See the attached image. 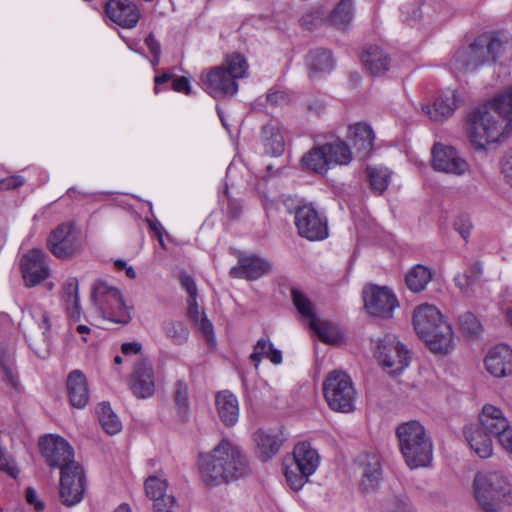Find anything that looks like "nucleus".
Listing matches in <instances>:
<instances>
[{
	"label": "nucleus",
	"instance_id": "nucleus-1",
	"mask_svg": "<svg viewBox=\"0 0 512 512\" xmlns=\"http://www.w3.org/2000/svg\"><path fill=\"white\" fill-rule=\"evenodd\" d=\"M39 447L47 464L59 468L60 498L66 506L79 503L85 491V474L83 467L74 460V450L60 436L46 435L39 441Z\"/></svg>",
	"mask_w": 512,
	"mask_h": 512
},
{
	"label": "nucleus",
	"instance_id": "nucleus-2",
	"mask_svg": "<svg viewBox=\"0 0 512 512\" xmlns=\"http://www.w3.org/2000/svg\"><path fill=\"white\" fill-rule=\"evenodd\" d=\"M198 469L200 478L207 487L229 484L251 472L242 448L228 439H222L207 453H199Z\"/></svg>",
	"mask_w": 512,
	"mask_h": 512
},
{
	"label": "nucleus",
	"instance_id": "nucleus-3",
	"mask_svg": "<svg viewBox=\"0 0 512 512\" xmlns=\"http://www.w3.org/2000/svg\"><path fill=\"white\" fill-rule=\"evenodd\" d=\"M512 121V88H507L488 103L473 109L467 116V134L476 149L496 142Z\"/></svg>",
	"mask_w": 512,
	"mask_h": 512
},
{
	"label": "nucleus",
	"instance_id": "nucleus-4",
	"mask_svg": "<svg viewBox=\"0 0 512 512\" xmlns=\"http://www.w3.org/2000/svg\"><path fill=\"white\" fill-rule=\"evenodd\" d=\"M510 43L511 36L506 32L483 33L476 37L471 44L460 48L454 54V69L462 73H469L486 63H496Z\"/></svg>",
	"mask_w": 512,
	"mask_h": 512
},
{
	"label": "nucleus",
	"instance_id": "nucleus-5",
	"mask_svg": "<svg viewBox=\"0 0 512 512\" xmlns=\"http://www.w3.org/2000/svg\"><path fill=\"white\" fill-rule=\"evenodd\" d=\"M414 329L435 354L445 355L453 348V330L433 305L422 304L413 314Z\"/></svg>",
	"mask_w": 512,
	"mask_h": 512
},
{
	"label": "nucleus",
	"instance_id": "nucleus-6",
	"mask_svg": "<svg viewBox=\"0 0 512 512\" xmlns=\"http://www.w3.org/2000/svg\"><path fill=\"white\" fill-rule=\"evenodd\" d=\"M399 447L411 468L427 466L432 460V443L418 421H409L397 427Z\"/></svg>",
	"mask_w": 512,
	"mask_h": 512
},
{
	"label": "nucleus",
	"instance_id": "nucleus-7",
	"mask_svg": "<svg viewBox=\"0 0 512 512\" xmlns=\"http://www.w3.org/2000/svg\"><path fill=\"white\" fill-rule=\"evenodd\" d=\"M475 498L485 512H499L512 504V486L501 472L478 473L473 481Z\"/></svg>",
	"mask_w": 512,
	"mask_h": 512
},
{
	"label": "nucleus",
	"instance_id": "nucleus-8",
	"mask_svg": "<svg viewBox=\"0 0 512 512\" xmlns=\"http://www.w3.org/2000/svg\"><path fill=\"white\" fill-rule=\"evenodd\" d=\"M291 464H285L284 474L288 485L298 491L319 465V455L308 442L298 443L293 450Z\"/></svg>",
	"mask_w": 512,
	"mask_h": 512
},
{
	"label": "nucleus",
	"instance_id": "nucleus-9",
	"mask_svg": "<svg viewBox=\"0 0 512 512\" xmlns=\"http://www.w3.org/2000/svg\"><path fill=\"white\" fill-rule=\"evenodd\" d=\"M328 406L338 412L349 413L354 409L355 390L350 377L341 371H332L323 385Z\"/></svg>",
	"mask_w": 512,
	"mask_h": 512
},
{
	"label": "nucleus",
	"instance_id": "nucleus-10",
	"mask_svg": "<svg viewBox=\"0 0 512 512\" xmlns=\"http://www.w3.org/2000/svg\"><path fill=\"white\" fill-rule=\"evenodd\" d=\"M84 241L81 231L72 223L64 222L54 228L47 238V248L58 259L66 260L80 254Z\"/></svg>",
	"mask_w": 512,
	"mask_h": 512
},
{
	"label": "nucleus",
	"instance_id": "nucleus-11",
	"mask_svg": "<svg viewBox=\"0 0 512 512\" xmlns=\"http://www.w3.org/2000/svg\"><path fill=\"white\" fill-rule=\"evenodd\" d=\"M375 355L383 369L392 376L400 374L411 359L406 347L392 334L379 339Z\"/></svg>",
	"mask_w": 512,
	"mask_h": 512
},
{
	"label": "nucleus",
	"instance_id": "nucleus-12",
	"mask_svg": "<svg viewBox=\"0 0 512 512\" xmlns=\"http://www.w3.org/2000/svg\"><path fill=\"white\" fill-rule=\"evenodd\" d=\"M364 308L370 316L390 319L399 302L391 289L386 286L368 285L363 289Z\"/></svg>",
	"mask_w": 512,
	"mask_h": 512
},
{
	"label": "nucleus",
	"instance_id": "nucleus-13",
	"mask_svg": "<svg viewBox=\"0 0 512 512\" xmlns=\"http://www.w3.org/2000/svg\"><path fill=\"white\" fill-rule=\"evenodd\" d=\"M22 327L29 346L40 358H46L49 355L50 322L48 315L42 311L31 314L24 319Z\"/></svg>",
	"mask_w": 512,
	"mask_h": 512
},
{
	"label": "nucleus",
	"instance_id": "nucleus-14",
	"mask_svg": "<svg viewBox=\"0 0 512 512\" xmlns=\"http://www.w3.org/2000/svg\"><path fill=\"white\" fill-rule=\"evenodd\" d=\"M295 225L298 234L310 241L325 239L328 236L326 219L322 218L312 205L295 209Z\"/></svg>",
	"mask_w": 512,
	"mask_h": 512
},
{
	"label": "nucleus",
	"instance_id": "nucleus-15",
	"mask_svg": "<svg viewBox=\"0 0 512 512\" xmlns=\"http://www.w3.org/2000/svg\"><path fill=\"white\" fill-rule=\"evenodd\" d=\"M464 103V99L455 90H446L440 93L433 104H423L421 110L429 119L442 123L450 118L456 109Z\"/></svg>",
	"mask_w": 512,
	"mask_h": 512
},
{
	"label": "nucleus",
	"instance_id": "nucleus-16",
	"mask_svg": "<svg viewBox=\"0 0 512 512\" xmlns=\"http://www.w3.org/2000/svg\"><path fill=\"white\" fill-rule=\"evenodd\" d=\"M22 276L27 287H33L49 277V268L42 250L32 249L20 261Z\"/></svg>",
	"mask_w": 512,
	"mask_h": 512
},
{
	"label": "nucleus",
	"instance_id": "nucleus-17",
	"mask_svg": "<svg viewBox=\"0 0 512 512\" xmlns=\"http://www.w3.org/2000/svg\"><path fill=\"white\" fill-rule=\"evenodd\" d=\"M236 80L224 66L215 67L202 76L205 90L215 98L233 96L238 90Z\"/></svg>",
	"mask_w": 512,
	"mask_h": 512
},
{
	"label": "nucleus",
	"instance_id": "nucleus-18",
	"mask_svg": "<svg viewBox=\"0 0 512 512\" xmlns=\"http://www.w3.org/2000/svg\"><path fill=\"white\" fill-rule=\"evenodd\" d=\"M129 385L132 393L139 399H146L154 395V369L147 359H141L135 363Z\"/></svg>",
	"mask_w": 512,
	"mask_h": 512
},
{
	"label": "nucleus",
	"instance_id": "nucleus-19",
	"mask_svg": "<svg viewBox=\"0 0 512 512\" xmlns=\"http://www.w3.org/2000/svg\"><path fill=\"white\" fill-rule=\"evenodd\" d=\"M432 166L437 171L453 174H463L467 170V163L462 159L455 148L436 143L432 149Z\"/></svg>",
	"mask_w": 512,
	"mask_h": 512
},
{
	"label": "nucleus",
	"instance_id": "nucleus-20",
	"mask_svg": "<svg viewBox=\"0 0 512 512\" xmlns=\"http://www.w3.org/2000/svg\"><path fill=\"white\" fill-rule=\"evenodd\" d=\"M107 16L123 28H133L140 19V11L131 0H109L105 5Z\"/></svg>",
	"mask_w": 512,
	"mask_h": 512
},
{
	"label": "nucleus",
	"instance_id": "nucleus-21",
	"mask_svg": "<svg viewBox=\"0 0 512 512\" xmlns=\"http://www.w3.org/2000/svg\"><path fill=\"white\" fill-rule=\"evenodd\" d=\"M270 269L271 265L266 260L256 255H244L239 253L238 265L231 268L229 274L233 278L256 280L267 274Z\"/></svg>",
	"mask_w": 512,
	"mask_h": 512
},
{
	"label": "nucleus",
	"instance_id": "nucleus-22",
	"mask_svg": "<svg viewBox=\"0 0 512 512\" xmlns=\"http://www.w3.org/2000/svg\"><path fill=\"white\" fill-rule=\"evenodd\" d=\"M487 371L495 377H505L512 374V349L500 344L492 348L485 358Z\"/></svg>",
	"mask_w": 512,
	"mask_h": 512
},
{
	"label": "nucleus",
	"instance_id": "nucleus-23",
	"mask_svg": "<svg viewBox=\"0 0 512 512\" xmlns=\"http://www.w3.org/2000/svg\"><path fill=\"white\" fill-rule=\"evenodd\" d=\"M357 464L362 475L360 482L362 490H373L377 486L381 476V466L378 456L364 453L358 456Z\"/></svg>",
	"mask_w": 512,
	"mask_h": 512
},
{
	"label": "nucleus",
	"instance_id": "nucleus-24",
	"mask_svg": "<svg viewBox=\"0 0 512 512\" xmlns=\"http://www.w3.org/2000/svg\"><path fill=\"white\" fill-rule=\"evenodd\" d=\"M349 139L357 155L361 158H367L373 150L374 132L370 125L366 123H356L349 126Z\"/></svg>",
	"mask_w": 512,
	"mask_h": 512
},
{
	"label": "nucleus",
	"instance_id": "nucleus-25",
	"mask_svg": "<svg viewBox=\"0 0 512 512\" xmlns=\"http://www.w3.org/2000/svg\"><path fill=\"white\" fill-rule=\"evenodd\" d=\"M479 421L478 426L497 439L509 427V422L504 417L502 411L492 405H485L483 407Z\"/></svg>",
	"mask_w": 512,
	"mask_h": 512
},
{
	"label": "nucleus",
	"instance_id": "nucleus-26",
	"mask_svg": "<svg viewBox=\"0 0 512 512\" xmlns=\"http://www.w3.org/2000/svg\"><path fill=\"white\" fill-rule=\"evenodd\" d=\"M67 392L73 407H85L89 400V391L86 377L80 370H74L68 375Z\"/></svg>",
	"mask_w": 512,
	"mask_h": 512
},
{
	"label": "nucleus",
	"instance_id": "nucleus-27",
	"mask_svg": "<svg viewBox=\"0 0 512 512\" xmlns=\"http://www.w3.org/2000/svg\"><path fill=\"white\" fill-rule=\"evenodd\" d=\"M361 61L373 76H381L390 68L389 55L378 46H369L361 54Z\"/></svg>",
	"mask_w": 512,
	"mask_h": 512
},
{
	"label": "nucleus",
	"instance_id": "nucleus-28",
	"mask_svg": "<svg viewBox=\"0 0 512 512\" xmlns=\"http://www.w3.org/2000/svg\"><path fill=\"white\" fill-rule=\"evenodd\" d=\"M219 418L226 426H233L239 416V407L237 398L229 391L217 393L215 398Z\"/></svg>",
	"mask_w": 512,
	"mask_h": 512
},
{
	"label": "nucleus",
	"instance_id": "nucleus-29",
	"mask_svg": "<svg viewBox=\"0 0 512 512\" xmlns=\"http://www.w3.org/2000/svg\"><path fill=\"white\" fill-rule=\"evenodd\" d=\"M464 434L471 449H473L480 458L485 459L492 455V436L478 425L465 428Z\"/></svg>",
	"mask_w": 512,
	"mask_h": 512
},
{
	"label": "nucleus",
	"instance_id": "nucleus-30",
	"mask_svg": "<svg viewBox=\"0 0 512 512\" xmlns=\"http://www.w3.org/2000/svg\"><path fill=\"white\" fill-rule=\"evenodd\" d=\"M167 482L157 476H150L145 481L146 495L154 501V512H164L162 503L168 505L172 502L173 496L166 494ZM165 512H169L165 511Z\"/></svg>",
	"mask_w": 512,
	"mask_h": 512
},
{
	"label": "nucleus",
	"instance_id": "nucleus-31",
	"mask_svg": "<svg viewBox=\"0 0 512 512\" xmlns=\"http://www.w3.org/2000/svg\"><path fill=\"white\" fill-rule=\"evenodd\" d=\"M254 441L257 448V457L261 461L266 462L277 454L283 440L277 435H272L262 429H259L254 434Z\"/></svg>",
	"mask_w": 512,
	"mask_h": 512
},
{
	"label": "nucleus",
	"instance_id": "nucleus-32",
	"mask_svg": "<svg viewBox=\"0 0 512 512\" xmlns=\"http://www.w3.org/2000/svg\"><path fill=\"white\" fill-rule=\"evenodd\" d=\"M329 165H347L352 160L350 147L342 140L336 139L323 144Z\"/></svg>",
	"mask_w": 512,
	"mask_h": 512
},
{
	"label": "nucleus",
	"instance_id": "nucleus-33",
	"mask_svg": "<svg viewBox=\"0 0 512 512\" xmlns=\"http://www.w3.org/2000/svg\"><path fill=\"white\" fill-rule=\"evenodd\" d=\"M194 324L196 325L197 332L204 340L209 350H214L217 345L215 338L214 327L212 322L207 318L203 310L198 309L196 301H194Z\"/></svg>",
	"mask_w": 512,
	"mask_h": 512
},
{
	"label": "nucleus",
	"instance_id": "nucleus-34",
	"mask_svg": "<svg viewBox=\"0 0 512 512\" xmlns=\"http://www.w3.org/2000/svg\"><path fill=\"white\" fill-rule=\"evenodd\" d=\"M432 276V271L428 267L418 264L406 274L405 282L409 290L418 293L426 288Z\"/></svg>",
	"mask_w": 512,
	"mask_h": 512
},
{
	"label": "nucleus",
	"instance_id": "nucleus-35",
	"mask_svg": "<svg viewBox=\"0 0 512 512\" xmlns=\"http://www.w3.org/2000/svg\"><path fill=\"white\" fill-rule=\"evenodd\" d=\"M309 69L312 72H328L333 68L332 53L324 48L311 50L307 55Z\"/></svg>",
	"mask_w": 512,
	"mask_h": 512
},
{
	"label": "nucleus",
	"instance_id": "nucleus-36",
	"mask_svg": "<svg viewBox=\"0 0 512 512\" xmlns=\"http://www.w3.org/2000/svg\"><path fill=\"white\" fill-rule=\"evenodd\" d=\"M302 163L308 169L319 174L325 173L330 168L323 145L314 147L304 154Z\"/></svg>",
	"mask_w": 512,
	"mask_h": 512
},
{
	"label": "nucleus",
	"instance_id": "nucleus-37",
	"mask_svg": "<svg viewBox=\"0 0 512 512\" xmlns=\"http://www.w3.org/2000/svg\"><path fill=\"white\" fill-rule=\"evenodd\" d=\"M99 422L105 432L109 435H115L122 429L121 421L113 412L109 403H101L97 408Z\"/></svg>",
	"mask_w": 512,
	"mask_h": 512
},
{
	"label": "nucleus",
	"instance_id": "nucleus-38",
	"mask_svg": "<svg viewBox=\"0 0 512 512\" xmlns=\"http://www.w3.org/2000/svg\"><path fill=\"white\" fill-rule=\"evenodd\" d=\"M174 402L182 422L189 420V384L184 380L175 383Z\"/></svg>",
	"mask_w": 512,
	"mask_h": 512
},
{
	"label": "nucleus",
	"instance_id": "nucleus-39",
	"mask_svg": "<svg viewBox=\"0 0 512 512\" xmlns=\"http://www.w3.org/2000/svg\"><path fill=\"white\" fill-rule=\"evenodd\" d=\"M107 297H113V300L118 307H124V300L117 288L109 286L104 281H97L93 286L91 300L95 304H99Z\"/></svg>",
	"mask_w": 512,
	"mask_h": 512
},
{
	"label": "nucleus",
	"instance_id": "nucleus-40",
	"mask_svg": "<svg viewBox=\"0 0 512 512\" xmlns=\"http://www.w3.org/2000/svg\"><path fill=\"white\" fill-rule=\"evenodd\" d=\"M353 17L352 0H341L331 13V23L338 29H345Z\"/></svg>",
	"mask_w": 512,
	"mask_h": 512
},
{
	"label": "nucleus",
	"instance_id": "nucleus-41",
	"mask_svg": "<svg viewBox=\"0 0 512 512\" xmlns=\"http://www.w3.org/2000/svg\"><path fill=\"white\" fill-rule=\"evenodd\" d=\"M309 326L321 341L325 343H335L338 341V330L331 322L320 321L316 316L309 322Z\"/></svg>",
	"mask_w": 512,
	"mask_h": 512
},
{
	"label": "nucleus",
	"instance_id": "nucleus-42",
	"mask_svg": "<svg viewBox=\"0 0 512 512\" xmlns=\"http://www.w3.org/2000/svg\"><path fill=\"white\" fill-rule=\"evenodd\" d=\"M461 332L468 338L476 339L483 331V327L478 318L472 312H464L458 318Z\"/></svg>",
	"mask_w": 512,
	"mask_h": 512
},
{
	"label": "nucleus",
	"instance_id": "nucleus-43",
	"mask_svg": "<svg viewBox=\"0 0 512 512\" xmlns=\"http://www.w3.org/2000/svg\"><path fill=\"white\" fill-rule=\"evenodd\" d=\"M165 335L172 340L173 343L181 345L186 343L189 338L190 330L181 321H167L163 324Z\"/></svg>",
	"mask_w": 512,
	"mask_h": 512
},
{
	"label": "nucleus",
	"instance_id": "nucleus-44",
	"mask_svg": "<svg viewBox=\"0 0 512 512\" xmlns=\"http://www.w3.org/2000/svg\"><path fill=\"white\" fill-rule=\"evenodd\" d=\"M481 275V265L476 262L465 273L457 275L455 283L462 292L467 293L469 288L480 279Z\"/></svg>",
	"mask_w": 512,
	"mask_h": 512
},
{
	"label": "nucleus",
	"instance_id": "nucleus-45",
	"mask_svg": "<svg viewBox=\"0 0 512 512\" xmlns=\"http://www.w3.org/2000/svg\"><path fill=\"white\" fill-rule=\"evenodd\" d=\"M366 171L371 188L378 193L385 191L389 183L390 172L385 168L373 167H367Z\"/></svg>",
	"mask_w": 512,
	"mask_h": 512
},
{
	"label": "nucleus",
	"instance_id": "nucleus-46",
	"mask_svg": "<svg viewBox=\"0 0 512 512\" xmlns=\"http://www.w3.org/2000/svg\"><path fill=\"white\" fill-rule=\"evenodd\" d=\"M222 66H224L236 79L244 77L248 68L245 57L237 52L227 55Z\"/></svg>",
	"mask_w": 512,
	"mask_h": 512
},
{
	"label": "nucleus",
	"instance_id": "nucleus-47",
	"mask_svg": "<svg viewBox=\"0 0 512 512\" xmlns=\"http://www.w3.org/2000/svg\"><path fill=\"white\" fill-rule=\"evenodd\" d=\"M291 296L294 306L303 318L308 319L310 322L316 317L313 310V304L304 293L296 288H292Z\"/></svg>",
	"mask_w": 512,
	"mask_h": 512
},
{
	"label": "nucleus",
	"instance_id": "nucleus-48",
	"mask_svg": "<svg viewBox=\"0 0 512 512\" xmlns=\"http://www.w3.org/2000/svg\"><path fill=\"white\" fill-rule=\"evenodd\" d=\"M64 298L68 304H72L74 311L72 317L76 320L80 318V306L78 296V280L74 277L69 278L63 287Z\"/></svg>",
	"mask_w": 512,
	"mask_h": 512
},
{
	"label": "nucleus",
	"instance_id": "nucleus-49",
	"mask_svg": "<svg viewBox=\"0 0 512 512\" xmlns=\"http://www.w3.org/2000/svg\"><path fill=\"white\" fill-rule=\"evenodd\" d=\"M264 132L270 133V137L266 138L264 148L267 153L278 156L284 151V138L279 132H275L273 127H264Z\"/></svg>",
	"mask_w": 512,
	"mask_h": 512
},
{
	"label": "nucleus",
	"instance_id": "nucleus-50",
	"mask_svg": "<svg viewBox=\"0 0 512 512\" xmlns=\"http://www.w3.org/2000/svg\"><path fill=\"white\" fill-rule=\"evenodd\" d=\"M173 276L179 281L188 294L186 314L189 318H192V277L186 270L180 267H176L173 270Z\"/></svg>",
	"mask_w": 512,
	"mask_h": 512
},
{
	"label": "nucleus",
	"instance_id": "nucleus-51",
	"mask_svg": "<svg viewBox=\"0 0 512 512\" xmlns=\"http://www.w3.org/2000/svg\"><path fill=\"white\" fill-rule=\"evenodd\" d=\"M99 305L100 307L105 306L108 309L117 310V315L111 318V320L117 323L126 324L131 319V316L128 312V308L126 307V305L124 304V307H118L115 301L113 300V297L105 298L101 303H99Z\"/></svg>",
	"mask_w": 512,
	"mask_h": 512
},
{
	"label": "nucleus",
	"instance_id": "nucleus-52",
	"mask_svg": "<svg viewBox=\"0 0 512 512\" xmlns=\"http://www.w3.org/2000/svg\"><path fill=\"white\" fill-rule=\"evenodd\" d=\"M323 13L318 9L307 11L300 19V25L307 30H313L322 25Z\"/></svg>",
	"mask_w": 512,
	"mask_h": 512
},
{
	"label": "nucleus",
	"instance_id": "nucleus-53",
	"mask_svg": "<svg viewBox=\"0 0 512 512\" xmlns=\"http://www.w3.org/2000/svg\"><path fill=\"white\" fill-rule=\"evenodd\" d=\"M0 369L3 373V380L7 381L12 387H18V379L13 368L9 364V359L4 350L0 349Z\"/></svg>",
	"mask_w": 512,
	"mask_h": 512
},
{
	"label": "nucleus",
	"instance_id": "nucleus-54",
	"mask_svg": "<svg viewBox=\"0 0 512 512\" xmlns=\"http://www.w3.org/2000/svg\"><path fill=\"white\" fill-rule=\"evenodd\" d=\"M269 344L271 343L268 339L261 338L254 346L253 353L250 355V359L254 362L255 368L258 367L262 357H266V353H269Z\"/></svg>",
	"mask_w": 512,
	"mask_h": 512
},
{
	"label": "nucleus",
	"instance_id": "nucleus-55",
	"mask_svg": "<svg viewBox=\"0 0 512 512\" xmlns=\"http://www.w3.org/2000/svg\"><path fill=\"white\" fill-rule=\"evenodd\" d=\"M224 196L227 199V209H226L227 216L230 219H237L242 212V207L238 201H236L235 199H231V197L229 195L227 184H225V186H224Z\"/></svg>",
	"mask_w": 512,
	"mask_h": 512
},
{
	"label": "nucleus",
	"instance_id": "nucleus-56",
	"mask_svg": "<svg viewBox=\"0 0 512 512\" xmlns=\"http://www.w3.org/2000/svg\"><path fill=\"white\" fill-rule=\"evenodd\" d=\"M472 224L467 215H460L454 222V228L459 232L464 240L470 235Z\"/></svg>",
	"mask_w": 512,
	"mask_h": 512
},
{
	"label": "nucleus",
	"instance_id": "nucleus-57",
	"mask_svg": "<svg viewBox=\"0 0 512 512\" xmlns=\"http://www.w3.org/2000/svg\"><path fill=\"white\" fill-rule=\"evenodd\" d=\"M501 171L510 185H512V149L506 152L501 160Z\"/></svg>",
	"mask_w": 512,
	"mask_h": 512
},
{
	"label": "nucleus",
	"instance_id": "nucleus-58",
	"mask_svg": "<svg viewBox=\"0 0 512 512\" xmlns=\"http://www.w3.org/2000/svg\"><path fill=\"white\" fill-rule=\"evenodd\" d=\"M24 178L22 176H10L0 181V189L10 190L17 189L24 184Z\"/></svg>",
	"mask_w": 512,
	"mask_h": 512
},
{
	"label": "nucleus",
	"instance_id": "nucleus-59",
	"mask_svg": "<svg viewBox=\"0 0 512 512\" xmlns=\"http://www.w3.org/2000/svg\"><path fill=\"white\" fill-rule=\"evenodd\" d=\"M25 497L27 503L34 506L36 511H42L44 509V503L38 500L37 493L33 488L28 487L26 489Z\"/></svg>",
	"mask_w": 512,
	"mask_h": 512
},
{
	"label": "nucleus",
	"instance_id": "nucleus-60",
	"mask_svg": "<svg viewBox=\"0 0 512 512\" xmlns=\"http://www.w3.org/2000/svg\"><path fill=\"white\" fill-rule=\"evenodd\" d=\"M172 88L176 92H184L185 94H190V85L189 81L186 77H176L172 79Z\"/></svg>",
	"mask_w": 512,
	"mask_h": 512
},
{
	"label": "nucleus",
	"instance_id": "nucleus-61",
	"mask_svg": "<svg viewBox=\"0 0 512 512\" xmlns=\"http://www.w3.org/2000/svg\"><path fill=\"white\" fill-rule=\"evenodd\" d=\"M498 441L506 451L512 453V428L510 426L500 434Z\"/></svg>",
	"mask_w": 512,
	"mask_h": 512
},
{
	"label": "nucleus",
	"instance_id": "nucleus-62",
	"mask_svg": "<svg viewBox=\"0 0 512 512\" xmlns=\"http://www.w3.org/2000/svg\"><path fill=\"white\" fill-rule=\"evenodd\" d=\"M145 44L147 45L150 53L153 54H161V46L158 40L155 38L153 33H150L145 38Z\"/></svg>",
	"mask_w": 512,
	"mask_h": 512
},
{
	"label": "nucleus",
	"instance_id": "nucleus-63",
	"mask_svg": "<svg viewBox=\"0 0 512 512\" xmlns=\"http://www.w3.org/2000/svg\"><path fill=\"white\" fill-rule=\"evenodd\" d=\"M142 349V345L138 342H127L121 346V351L125 355L138 354Z\"/></svg>",
	"mask_w": 512,
	"mask_h": 512
},
{
	"label": "nucleus",
	"instance_id": "nucleus-64",
	"mask_svg": "<svg viewBox=\"0 0 512 512\" xmlns=\"http://www.w3.org/2000/svg\"><path fill=\"white\" fill-rule=\"evenodd\" d=\"M390 512H410L409 505L404 500L395 498L392 502Z\"/></svg>",
	"mask_w": 512,
	"mask_h": 512
}]
</instances>
